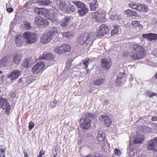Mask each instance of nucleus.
I'll return each instance as SVG.
<instances>
[{
    "label": "nucleus",
    "instance_id": "obj_1",
    "mask_svg": "<svg viewBox=\"0 0 157 157\" xmlns=\"http://www.w3.org/2000/svg\"><path fill=\"white\" fill-rule=\"evenodd\" d=\"M130 56L133 59H139L144 56L146 52L143 48L138 44L131 45Z\"/></svg>",
    "mask_w": 157,
    "mask_h": 157
},
{
    "label": "nucleus",
    "instance_id": "obj_2",
    "mask_svg": "<svg viewBox=\"0 0 157 157\" xmlns=\"http://www.w3.org/2000/svg\"><path fill=\"white\" fill-rule=\"evenodd\" d=\"M51 13L52 14L53 16H51L49 18V20L52 22L54 23H58L61 26L63 27L67 26L69 24L71 19L70 16H65L61 21H59V20L56 17V13L53 12Z\"/></svg>",
    "mask_w": 157,
    "mask_h": 157
},
{
    "label": "nucleus",
    "instance_id": "obj_3",
    "mask_svg": "<svg viewBox=\"0 0 157 157\" xmlns=\"http://www.w3.org/2000/svg\"><path fill=\"white\" fill-rule=\"evenodd\" d=\"M94 41L93 37L92 35H88L87 33L82 34L78 37L77 42L79 44L83 45L85 43L89 46L91 45Z\"/></svg>",
    "mask_w": 157,
    "mask_h": 157
},
{
    "label": "nucleus",
    "instance_id": "obj_4",
    "mask_svg": "<svg viewBox=\"0 0 157 157\" xmlns=\"http://www.w3.org/2000/svg\"><path fill=\"white\" fill-rule=\"evenodd\" d=\"M86 117L83 119H80V125L81 128L83 129H86L89 128L90 126L91 120L90 117L92 118L93 117L92 113H87L86 114Z\"/></svg>",
    "mask_w": 157,
    "mask_h": 157
},
{
    "label": "nucleus",
    "instance_id": "obj_5",
    "mask_svg": "<svg viewBox=\"0 0 157 157\" xmlns=\"http://www.w3.org/2000/svg\"><path fill=\"white\" fill-rule=\"evenodd\" d=\"M36 34L32 33L26 32L23 35L24 41L27 43L32 44L36 41Z\"/></svg>",
    "mask_w": 157,
    "mask_h": 157
},
{
    "label": "nucleus",
    "instance_id": "obj_6",
    "mask_svg": "<svg viewBox=\"0 0 157 157\" xmlns=\"http://www.w3.org/2000/svg\"><path fill=\"white\" fill-rule=\"evenodd\" d=\"M73 2L78 8V12L80 16H84L88 12V9L86 7L85 4L82 2Z\"/></svg>",
    "mask_w": 157,
    "mask_h": 157
},
{
    "label": "nucleus",
    "instance_id": "obj_7",
    "mask_svg": "<svg viewBox=\"0 0 157 157\" xmlns=\"http://www.w3.org/2000/svg\"><path fill=\"white\" fill-rule=\"evenodd\" d=\"M71 50V47L69 44H64L60 46L56 47L54 49V51L57 53L61 54L64 52H68Z\"/></svg>",
    "mask_w": 157,
    "mask_h": 157
},
{
    "label": "nucleus",
    "instance_id": "obj_8",
    "mask_svg": "<svg viewBox=\"0 0 157 157\" xmlns=\"http://www.w3.org/2000/svg\"><path fill=\"white\" fill-rule=\"evenodd\" d=\"M105 15L102 12H96L93 13L91 15V18L94 21L102 22L105 18Z\"/></svg>",
    "mask_w": 157,
    "mask_h": 157
},
{
    "label": "nucleus",
    "instance_id": "obj_9",
    "mask_svg": "<svg viewBox=\"0 0 157 157\" xmlns=\"http://www.w3.org/2000/svg\"><path fill=\"white\" fill-rule=\"evenodd\" d=\"M0 108L5 109L7 113H9L11 109V106L8 103L7 100L2 97H0Z\"/></svg>",
    "mask_w": 157,
    "mask_h": 157
},
{
    "label": "nucleus",
    "instance_id": "obj_10",
    "mask_svg": "<svg viewBox=\"0 0 157 157\" xmlns=\"http://www.w3.org/2000/svg\"><path fill=\"white\" fill-rule=\"evenodd\" d=\"M147 148L149 150L157 151V137H155L148 142Z\"/></svg>",
    "mask_w": 157,
    "mask_h": 157
},
{
    "label": "nucleus",
    "instance_id": "obj_11",
    "mask_svg": "<svg viewBox=\"0 0 157 157\" xmlns=\"http://www.w3.org/2000/svg\"><path fill=\"white\" fill-rule=\"evenodd\" d=\"M44 67V62H39L33 67L32 71L34 74H37L43 69Z\"/></svg>",
    "mask_w": 157,
    "mask_h": 157
},
{
    "label": "nucleus",
    "instance_id": "obj_12",
    "mask_svg": "<svg viewBox=\"0 0 157 157\" xmlns=\"http://www.w3.org/2000/svg\"><path fill=\"white\" fill-rule=\"evenodd\" d=\"M34 23L36 25H42L44 28L48 25V21L43 19L40 17H36Z\"/></svg>",
    "mask_w": 157,
    "mask_h": 157
},
{
    "label": "nucleus",
    "instance_id": "obj_13",
    "mask_svg": "<svg viewBox=\"0 0 157 157\" xmlns=\"http://www.w3.org/2000/svg\"><path fill=\"white\" fill-rule=\"evenodd\" d=\"M111 62L110 59L104 58L102 59L101 61L102 67L105 70H108L111 67Z\"/></svg>",
    "mask_w": 157,
    "mask_h": 157
},
{
    "label": "nucleus",
    "instance_id": "obj_14",
    "mask_svg": "<svg viewBox=\"0 0 157 157\" xmlns=\"http://www.w3.org/2000/svg\"><path fill=\"white\" fill-rule=\"evenodd\" d=\"M142 37L149 41H155L157 40V34L155 33L144 34L142 35Z\"/></svg>",
    "mask_w": 157,
    "mask_h": 157
},
{
    "label": "nucleus",
    "instance_id": "obj_15",
    "mask_svg": "<svg viewBox=\"0 0 157 157\" xmlns=\"http://www.w3.org/2000/svg\"><path fill=\"white\" fill-rule=\"evenodd\" d=\"M21 74V72L17 70H14L9 75L7 78L12 81L16 79L19 77Z\"/></svg>",
    "mask_w": 157,
    "mask_h": 157
},
{
    "label": "nucleus",
    "instance_id": "obj_16",
    "mask_svg": "<svg viewBox=\"0 0 157 157\" xmlns=\"http://www.w3.org/2000/svg\"><path fill=\"white\" fill-rule=\"evenodd\" d=\"M109 31V29L105 25L103 24L100 26V29L98 30V36H103Z\"/></svg>",
    "mask_w": 157,
    "mask_h": 157
},
{
    "label": "nucleus",
    "instance_id": "obj_17",
    "mask_svg": "<svg viewBox=\"0 0 157 157\" xmlns=\"http://www.w3.org/2000/svg\"><path fill=\"white\" fill-rule=\"evenodd\" d=\"M57 6L63 12L65 13H69V10L67 4L63 2H59L57 3Z\"/></svg>",
    "mask_w": 157,
    "mask_h": 157
},
{
    "label": "nucleus",
    "instance_id": "obj_18",
    "mask_svg": "<svg viewBox=\"0 0 157 157\" xmlns=\"http://www.w3.org/2000/svg\"><path fill=\"white\" fill-rule=\"evenodd\" d=\"M53 39L47 33L44 34L41 37L40 39L41 42L44 44L49 43Z\"/></svg>",
    "mask_w": 157,
    "mask_h": 157
},
{
    "label": "nucleus",
    "instance_id": "obj_19",
    "mask_svg": "<svg viewBox=\"0 0 157 157\" xmlns=\"http://www.w3.org/2000/svg\"><path fill=\"white\" fill-rule=\"evenodd\" d=\"M99 118L101 121H104L106 127L109 126L111 124V121L108 116L101 115L100 116Z\"/></svg>",
    "mask_w": 157,
    "mask_h": 157
},
{
    "label": "nucleus",
    "instance_id": "obj_20",
    "mask_svg": "<svg viewBox=\"0 0 157 157\" xmlns=\"http://www.w3.org/2000/svg\"><path fill=\"white\" fill-rule=\"evenodd\" d=\"M124 75V74L123 73H120L118 74L115 82L116 86H119L121 83L122 78Z\"/></svg>",
    "mask_w": 157,
    "mask_h": 157
},
{
    "label": "nucleus",
    "instance_id": "obj_21",
    "mask_svg": "<svg viewBox=\"0 0 157 157\" xmlns=\"http://www.w3.org/2000/svg\"><path fill=\"white\" fill-rule=\"evenodd\" d=\"M58 33L57 28L55 27L51 28L49 32L48 33V34L52 39H53Z\"/></svg>",
    "mask_w": 157,
    "mask_h": 157
},
{
    "label": "nucleus",
    "instance_id": "obj_22",
    "mask_svg": "<svg viewBox=\"0 0 157 157\" xmlns=\"http://www.w3.org/2000/svg\"><path fill=\"white\" fill-rule=\"evenodd\" d=\"M138 133L136 137V138L134 140L135 144H138L142 143L144 140V136L142 135H140Z\"/></svg>",
    "mask_w": 157,
    "mask_h": 157
},
{
    "label": "nucleus",
    "instance_id": "obj_23",
    "mask_svg": "<svg viewBox=\"0 0 157 157\" xmlns=\"http://www.w3.org/2000/svg\"><path fill=\"white\" fill-rule=\"evenodd\" d=\"M21 56L19 54H17L15 55L13 57V62L17 65L19 64L21 61Z\"/></svg>",
    "mask_w": 157,
    "mask_h": 157
},
{
    "label": "nucleus",
    "instance_id": "obj_24",
    "mask_svg": "<svg viewBox=\"0 0 157 157\" xmlns=\"http://www.w3.org/2000/svg\"><path fill=\"white\" fill-rule=\"evenodd\" d=\"M33 63L32 59H25L22 63V66L25 68H27L30 66H31Z\"/></svg>",
    "mask_w": 157,
    "mask_h": 157
},
{
    "label": "nucleus",
    "instance_id": "obj_25",
    "mask_svg": "<svg viewBox=\"0 0 157 157\" xmlns=\"http://www.w3.org/2000/svg\"><path fill=\"white\" fill-rule=\"evenodd\" d=\"M52 55L51 53L44 52L41 56L40 57V58L42 60L47 59L49 60L52 58Z\"/></svg>",
    "mask_w": 157,
    "mask_h": 157
},
{
    "label": "nucleus",
    "instance_id": "obj_26",
    "mask_svg": "<svg viewBox=\"0 0 157 157\" xmlns=\"http://www.w3.org/2000/svg\"><path fill=\"white\" fill-rule=\"evenodd\" d=\"M15 43L17 46L21 45L23 43L21 36L19 34L16 35L15 39Z\"/></svg>",
    "mask_w": 157,
    "mask_h": 157
},
{
    "label": "nucleus",
    "instance_id": "obj_27",
    "mask_svg": "<svg viewBox=\"0 0 157 157\" xmlns=\"http://www.w3.org/2000/svg\"><path fill=\"white\" fill-rule=\"evenodd\" d=\"M90 8L92 11H94L96 10L98 7V5L96 0H93L89 3Z\"/></svg>",
    "mask_w": 157,
    "mask_h": 157
},
{
    "label": "nucleus",
    "instance_id": "obj_28",
    "mask_svg": "<svg viewBox=\"0 0 157 157\" xmlns=\"http://www.w3.org/2000/svg\"><path fill=\"white\" fill-rule=\"evenodd\" d=\"M105 138V135L103 132H99L97 136V139L100 142H102Z\"/></svg>",
    "mask_w": 157,
    "mask_h": 157
},
{
    "label": "nucleus",
    "instance_id": "obj_29",
    "mask_svg": "<svg viewBox=\"0 0 157 157\" xmlns=\"http://www.w3.org/2000/svg\"><path fill=\"white\" fill-rule=\"evenodd\" d=\"M138 10V11H140L142 12H147V11L148 7L145 4H139Z\"/></svg>",
    "mask_w": 157,
    "mask_h": 157
},
{
    "label": "nucleus",
    "instance_id": "obj_30",
    "mask_svg": "<svg viewBox=\"0 0 157 157\" xmlns=\"http://www.w3.org/2000/svg\"><path fill=\"white\" fill-rule=\"evenodd\" d=\"M9 61V60L8 58L5 56L2 59L0 63L2 66L4 67L6 65H7Z\"/></svg>",
    "mask_w": 157,
    "mask_h": 157
},
{
    "label": "nucleus",
    "instance_id": "obj_31",
    "mask_svg": "<svg viewBox=\"0 0 157 157\" xmlns=\"http://www.w3.org/2000/svg\"><path fill=\"white\" fill-rule=\"evenodd\" d=\"M38 3L40 6H47L50 4V1L49 0H42L38 1Z\"/></svg>",
    "mask_w": 157,
    "mask_h": 157
},
{
    "label": "nucleus",
    "instance_id": "obj_32",
    "mask_svg": "<svg viewBox=\"0 0 157 157\" xmlns=\"http://www.w3.org/2000/svg\"><path fill=\"white\" fill-rule=\"evenodd\" d=\"M119 26L118 25H114L113 28L111 31V35L113 36L118 34Z\"/></svg>",
    "mask_w": 157,
    "mask_h": 157
},
{
    "label": "nucleus",
    "instance_id": "obj_33",
    "mask_svg": "<svg viewBox=\"0 0 157 157\" xmlns=\"http://www.w3.org/2000/svg\"><path fill=\"white\" fill-rule=\"evenodd\" d=\"M6 149L4 146H0V157H5Z\"/></svg>",
    "mask_w": 157,
    "mask_h": 157
},
{
    "label": "nucleus",
    "instance_id": "obj_34",
    "mask_svg": "<svg viewBox=\"0 0 157 157\" xmlns=\"http://www.w3.org/2000/svg\"><path fill=\"white\" fill-rule=\"evenodd\" d=\"M26 79L28 85L29 84L35 81V78L33 76H29L27 77Z\"/></svg>",
    "mask_w": 157,
    "mask_h": 157
},
{
    "label": "nucleus",
    "instance_id": "obj_35",
    "mask_svg": "<svg viewBox=\"0 0 157 157\" xmlns=\"http://www.w3.org/2000/svg\"><path fill=\"white\" fill-rule=\"evenodd\" d=\"M105 82L104 78H99L94 82V84L96 86H99L103 83Z\"/></svg>",
    "mask_w": 157,
    "mask_h": 157
},
{
    "label": "nucleus",
    "instance_id": "obj_36",
    "mask_svg": "<svg viewBox=\"0 0 157 157\" xmlns=\"http://www.w3.org/2000/svg\"><path fill=\"white\" fill-rule=\"evenodd\" d=\"M124 13L128 16H135L136 14V12L135 11L130 10H127L124 12Z\"/></svg>",
    "mask_w": 157,
    "mask_h": 157
},
{
    "label": "nucleus",
    "instance_id": "obj_37",
    "mask_svg": "<svg viewBox=\"0 0 157 157\" xmlns=\"http://www.w3.org/2000/svg\"><path fill=\"white\" fill-rule=\"evenodd\" d=\"M110 18L113 20H119L121 18V16L116 13L115 14H111Z\"/></svg>",
    "mask_w": 157,
    "mask_h": 157
},
{
    "label": "nucleus",
    "instance_id": "obj_38",
    "mask_svg": "<svg viewBox=\"0 0 157 157\" xmlns=\"http://www.w3.org/2000/svg\"><path fill=\"white\" fill-rule=\"evenodd\" d=\"M26 80V78H21L20 80H18V82L19 84L21 83H22L24 86H28V84Z\"/></svg>",
    "mask_w": 157,
    "mask_h": 157
},
{
    "label": "nucleus",
    "instance_id": "obj_39",
    "mask_svg": "<svg viewBox=\"0 0 157 157\" xmlns=\"http://www.w3.org/2000/svg\"><path fill=\"white\" fill-rule=\"evenodd\" d=\"M89 61L90 59L89 58H86L85 60H83L82 61L83 62L82 63V64H83V67L85 68H86L88 67V65L89 63Z\"/></svg>",
    "mask_w": 157,
    "mask_h": 157
},
{
    "label": "nucleus",
    "instance_id": "obj_40",
    "mask_svg": "<svg viewBox=\"0 0 157 157\" xmlns=\"http://www.w3.org/2000/svg\"><path fill=\"white\" fill-rule=\"evenodd\" d=\"M40 10L41 11V14L46 16V15L48 14V11L45 8H40Z\"/></svg>",
    "mask_w": 157,
    "mask_h": 157
},
{
    "label": "nucleus",
    "instance_id": "obj_41",
    "mask_svg": "<svg viewBox=\"0 0 157 157\" xmlns=\"http://www.w3.org/2000/svg\"><path fill=\"white\" fill-rule=\"evenodd\" d=\"M132 25L133 27H135L138 26H141L142 27V25H140V22L137 21H132Z\"/></svg>",
    "mask_w": 157,
    "mask_h": 157
},
{
    "label": "nucleus",
    "instance_id": "obj_42",
    "mask_svg": "<svg viewBox=\"0 0 157 157\" xmlns=\"http://www.w3.org/2000/svg\"><path fill=\"white\" fill-rule=\"evenodd\" d=\"M146 94L148 96L150 97H152L154 96H156L157 95L156 93H153L150 91H147Z\"/></svg>",
    "mask_w": 157,
    "mask_h": 157
},
{
    "label": "nucleus",
    "instance_id": "obj_43",
    "mask_svg": "<svg viewBox=\"0 0 157 157\" xmlns=\"http://www.w3.org/2000/svg\"><path fill=\"white\" fill-rule=\"evenodd\" d=\"M129 6L132 9L136 10L137 11H138V7H139V4L137 5L136 4H130L129 5Z\"/></svg>",
    "mask_w": 157,
    "mask_h": 157
},
{
    "label": "nucleus",
    "instance_id": "obj_44",
    "mask_svg": "<svg viewBox=\"0 0 157 157\" xmlns=\"http://www.w3.org/2000/svg\"><path fill=\"white\" fill-rule=\"evenodd\" d=\"M114 153L117 156H121L122 153L121 151L118 149H115L114 151Z\"/></svg>",
    "mask_w": 157,
    "mask_h": 157
},
{
    "label": "nucleus",
    "instance_id": "obj_45",
    "mask_svg": "<svg viewBox=\"0 0 157 157\" xmlns=\"http://www.w3.org/2000/svg\"><path fill=\"white\" fill-rule=\"evenodd\" d=\"M58 102V101L57 100H54L51 103L50 107L51 108H53L54 107L56 106Z\"/></svg>",
    "mask_w": 157,
    "mask_h": 157
},
{
    "label": "nucleus",
    "instance_id": "obj_46",
    "mask_svg": "<svg viewBox=\"0 0 157 157\" xmlns=\"http://www.w3.org/2000/svg\"><path fill=\"white\" fill-rule=\"evenodd\" d=\"M62 35L64 38H68L70 36V34L68 32H66L62 33Z\"/></svg>",
    "mask_w": 157,
    "mask_h": 157
},
{
    "label": "nucleus",
    "instance_id": "obj_47",
    "mask_svg": "<svg viewBox=\"0 0 157 157\" xmlns=\"http://www.w3.org/2000/svg\"><path fill=\"white\" fill-rule=\"evenodd\" d=\"M34 125V124L32 121H30L29 123V129L31 130L33 128Z\"/></svg>",
    "mask_w": 157,
    "mask_h": 157
},
{
    "label": "nucleus",
    "instance_id": "obj_48",
    "mask_svg": "<svg viewBox=\"0 0 157 157\" xmlns=\"http://www.w3.org/2000/svg\"><path fill=\"white\" fill-rule=\"evenodd\" d=\"M25 27L28 29H30L31 28V27L30 26V24L27 21H25Z\"/></svg>",
    "mask_w": 157,
    "mask_h": 157
},
{
    "label": "nucleus",
    "instance_id": "obj_49",
    "mask_svg": "<svg viewBox=\"0 0 157 157\" xmlns=\"http://www.w3.org/2000/svg\"><path fill=\"white\" fill-rule=\"evenodd\" d=\"M40 9V8H35V9L34 10V11L36 13L39 14H41V11Z\"/></svg>",
    "mask_w": 157,
    "mask_h": 157
},
{
    "label": "nucleus",
    "instance_id": "obj_50",
    "mask_svg": "<svg viewBox=\"0 0 157 157\" xmlns=\"http://www.w3.org/2000/svg\"><path fill=\"white\" fill-rule=\"evenodd\" d=\"M135 154L134 153V151H133L131 150L130 151H128V155L129 157H132V156H134Z\"/></svg>",
    "mask_w": 157,
    "mask_h": 157
},
{
    "label": "nucleus",
    "instance_id": "obj_51",
    "mask_svg": "<svg viewBox=\"0 0 157 157\" xmlns=\"http://www.w3.org/2000/svg\"><path fill=\"white\" fill-rule=\"evenodd\" d=\"M70 9L71 11L72 12H74L76 10V9L75 7L73 5H71L70 7Z\"/></svg>",
    "mask_w": 157,
    "mask_h": 157
},
{
    "label": "nucleus",
    "instance_id": "obj_52",
    "mask_svg": "<svg viewBox=\"0 0 157 157\" xmlns=\"http://www.w3.org/2000/svg\"><path fill=\"white\" fill-rule=\"evenodd\" d=\"M6 10L8 12L11 13L13 11V9L12 8L9 7L7 8Z\"/></svg>",
    "mask_w": 157,
    "mask_h": 157
},
{
    "label": "nucleus",
    "instance_id": "obj_53",
    "mask_svg": "<svg viewBox=\"0 0 157 157\" xmlns=\"http://www.w3.org/2000/svg\"><path fill=\"white\" fill-rule=\"evenodd\" d=\"M151 121H157V116H153L151 117Z\"/></svg>",
    "mask_w": 157,
    "mask_h": 157
},
{
    "label": "nucleus",
    "instance_id": "obj_54",
    "mask_svg": "<svg viewBox=\"0 0 157 157\" xmlns=\"http://www.w3.org/2000/svg\"><path fill=\"white\" fill-rule=\"evenodd\" d=\"M44 154V151H41L39 153V155L38 157H41Z\"/></svg>",
    "mask_w": 157,
    "mask_h": 157
},
{
    "label": "nucleus",
    "instance_id": "obj_55",
    "mask_svg": "<svg viewBox=\"0 0 157 157\" xmlns=\"http://www.w3.org/2000/svg\"><path fill=\"white\" fill-rule=\"evenodd\" d=\"M10 96L12 98H15V96H16L15 94L13 91L11 92L10 93Z\"/></svg>",
    "mask_w": 157,
    "mask_h": 157
},
{
    "label": "nucleus",
    "instance_id": "obj_56",
    "mask_svg": "<svg viewBox=\"0 0 157 157\" xmlns=\"http://www.w3.org/2000/svg\"><path fill=\"white\" fill-rule=\"evenodd\" d=\"M90 156H92V157H101L100 155L97 153H96L94 155H91Z\"/></svg>",
    "mask_w": 157,
    "mask_h": 157
},
{
    "label": "nucleus",
    "instance_id": "obj_57",
    "mask_svg": "<svg viewBox=\"0 0 157 157\" xmlns=\"http://www.w3.org/2000/svg\"><path fill=\"white\" fill-rule=\"evenodd\" d=\"M53 154L54 157H56L57 156L56 152V150H55L53 152Z\"/></svg>",
    "mask_w": 157,
    "mask_h": 157
},
{
    "label": "nucleus",
    "instance_id": "obj_58",
    "mask_svg": "<svg viewBox=\"0 0 157 157\" xmlns=\"http://www.w3.org/2000/svg\"><path fill=\"white\" fill-rule=\"evenodd\" d=\"M108 103V100L105 101L103 102V104L104 105H107Z\"/></svg>",
    "mask_w": 157,
    "mask_h": 157
},
{
    "label": "nucleus",
    "instance_id": "obj_59",
    "mask_svg": "<svg viewBox=\"0 0 157 157\" xmlns=\"http://www.w3.org/2000/svg\"><path fill=\"white\" fill-rule=\"evenodd\" d=\"M133 80V78L132 77H131L129 79L130 81H132Z\"/></svg>",
    "mask_w": 157,
    "mask_h": 157
},
{
    "label": "nucleus",
    "instance_id": "obj_60",
    "mask_svg": "<svg viewBox=\"0 0 157 157\" xmlns=\"http://www.w3.org/2000/svg\"><path fill=\"white\" fill-rule=\"evenodd\" d=\"M146 1V2L147 3L151 2L152 1V0H145Z\"/></svg>",
    "mask_w": 157,
    "mask_h": 157
},
{
    "label": "nucleus",
    "instance_id": "obj_61",
    "mask_svg": "<svg viewBox=\"0 0 157 157\" xmlns=\"http://www.w3.org/2000/svg\"><path fill=\"white\" fill-rule=\"evenodd\" d=\"M25 157H27L28 156V155L27 153L26 154V153H25Z\"/></svg>",
    "mask_w": 157,
    "mask_h": 157
},
{
    "label": "nucleus",
    "instance_id": "obj_62",
    "mask_svg": "<svg viewBox=\"0 0 157 157\" xmlns=\"http://www.w3.org/2000/svg\"><path fill=\"white\" fill-rule=\"evenodd\" d=\"M155 77L156 79H157V73L156 74L155 76Z\"/></svg>",
    "mask_w": 157,
    "mask_h": 157
},
{
    "label": "nucleus",
    "instance_id": "obj_63",
    "mask_svg": "<svg viewBox=\"0 0 157 157\" xmlns=\"http://www.w3.org/2000/svg\"><path fill=\"white\" fill-rule=\"evenodd\" d=\"M155 127H156V129H157V124L156 125Z\"/></svg>",
    "mask_w": 157,
    "mask_h": 157
},
{
    "label": "nucleus",
    "instance_id": "obj_64",
    "mask_svg": "<svg viewBox=\"0 0 157 157\" xmlns=\"http://www.w3.org/2000/svg\"><path fill=\"white\" fill-rule=\"evenodd\" d=\"M2 73V72L1 71H0V75H1Z\"/></svg>",
    "mask_w": 157,
    "mask_h": 157
}]
</instances>
